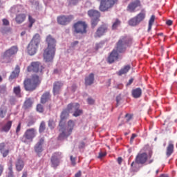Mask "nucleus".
Masks as SVG:
<instances>
[{
    "instance_id": "f257e3e1",
    "label": "nucleus",
    "mask_w": 177,
    "mask_h": 177,
    "mask_svg": "<svg viewBox=\"0 0 177 177\" xmlns=\"http://www.w3.org/2000/svg\"><path fill=\"white\" fill-rule=\"evenodd\" d=\"M132 44V38L128 36L122 37L116 44V50H113L108 57V62L113 63L119 59V53H124L127 48Z\"/></svg>"
},
{
    "instance_id": "f03ea898",
    "label": "nucleus",
    "mask_w": 177,
    "mask_h": 177,
    "mask_svg": "<svg viewBox=\"0 0 177 177\" xmlns=\"http://www.w3.org/2000/svg\"><path fill=\"white\" fill-rule=\"evenodd\" d=\"M47 48L44 50L43 57L46 62H52L56 53L57 40L49 35L46 38Z\"/></svg>"
},
{
    "instance_id": "7ed1b4c3",
    "label": "nucleus",
    "mask_w": 177,
    "mask_h": 177,
    "mask_svg": "<svg viewBox=\"0 0 177 177\" xmlns=\"http://www.w3.org/2000/svg\"><path fill=\"white\" fill-rule=\"evenodd\" d=\"M41 82V77L38 75L35 74L30 78H26L24 80V88L26 91L32 92L37 88Z\"/></svg>"
},
{
    "instance_id": "20e7f679",
    "label": "nucleus",
    "mask_w": 177,
    "mask_h": 177,
    "mask_svg": "<svg viewBox=\"0 0 177 177\" xmlns=\"http://www.w3.org/2000/svg\"><path fill=\"white\" fill-rule=\"evenodd\" d=\"M41 43V36L36 33L29 42L27 46V53L29 55H34L37 53L39 46Z\"/></svg>"
},
{
    "instance_id": "39448f33",
    "label": "nucleus",
    "mask_w": 177,
    "mask_h": 177,
    "mask_svg": "<svg viewBox=\"0 0 177 177\" xmlns=\"http://www.w3.org/2000/svg\"><path fill=\"white\" fill-rule=\"evenodd\" d=\"M100 2L99 10L101 12H106L111 9L115 4L118 3V0H97Z\"/></svg>"
},
{
    "instance_id": "423d86ee",
    "label": "nucleus",
    "mask_w": 177,
    "mask_h": 177,
    "mask_svg": "<svg viewBox=\"0 0 177 177\" xmlns=\"http://www.w3.org/2000/svg\"><path fill=\"white\" fill-rule=\"evenodd\" d=\"M45 67L39 62H33L27 67L28 72H35L38 73L39 76L44 74Z\"/></svg>"
},
{
    "instance_id": "0eeeda50",
    "label": "nucleus",
    "mask_w": 177,
    "mask_h": 177,
    "mask_svg": "<svg viewBox=\"0 0 177 177\" xmlns=\"http://www.w3.org/2000/svg\"><path fill=\"white\" fill-rule=\"evenodd\" d=\"M153 156V151H149V155L146 152L139 153L137 154L135 158L136 163L137 165H145L147 162V160L151 158Z\"/></svg>"
},
{
    "instance_id": "6e6552de",
    "label": "nucleus",
    "mask_w": 177,
    "mask_h": 177,
    "mask_svg": "<svg viewBox=\"0 0 177 177\" xmlns=\"http://www.w3.org/2000/svg\"><path fill=\"white\" fill-rule=\"evenodd\" d=\"M19 51V48L17 46H13L6 50L2 55L1 59L6 62H10V57L16 55Z\"/></svg>"
},
{
    "instance_id": "1a4fd4ad",
    "label": "nucleus",
    "mask_w": 177,
    "mask_h": 177,
    "mask_svg": "<svg viewBox=\"0 0 177 177\" xmlns=\"http://www.w3.org/2000/svg\"><path fill=\"white\" fill-rule=\"evenodd\" d=\"M75 32L86 34L88 25L85 21H80L73 25Z\"/></svg>"
},
{
    "instance_id": "9d476101",
    "label": "nucleus",
    "mask_w": 177,
    "mask_h": 177,
    "mask_svg": "<svg viewBox=\"0 0 177 177\" xmlns=\"http://www.w3.org/2000/svg\"><path fill=\"white\" fill-rule=\"evenodd\" d=\"M62 158V153L55 152L50 158L51 167L57 169L60 165V160Z\"/></svg>"
},
{
    "instance_id": "9b49d317",
    "label": "nucleus",
    "mask_w": 177,
    "mask_h": 177,
    "mask_svg": "<svg viewBox=\"0 0 177 177\" xmlns=\"http://www.w3.org/2000/svg\"><path fill=\"white\" fill-rule=\"evenodd\" d=\"M74 19L73 15H62L59 17H57V21L59 25L62 26H67L69 24L71 21H73Z\"/></svg>"
},
{
    "instance_id": "f8f14e48",
    "label": "nucleus",
    "mask_w": 177,
    "mask_h": 177,
    "mask_svg": "<svg viewBox=\"0 0 177 177\" xmlns=\"http://www.w3.org/2000/svg\"><path fill=\"white\" fill-rule=\"evenodd\" d=\"M142 4L140 3V0H135L134 1L131 2L127 8V10L129 12H135L138 7H141Z\"/></svg>"
},
{
    "instance_id": "ddd939ff",
    "label": "nucleus",
    "mask_w": 177,
    "mask_h": 177,
    "mask_svg": "<svg viewBox=\"0 0 177 177\" xmlns=\"http://www.w3.org/2000/svg\"><path fill=\"white\" fill-rule=\"evenodd\" d=\"M108 31V27L106 25H102L97 28L96 32H95V38H100L104 35Z\"/></svg>"
},
{
    "instance_id": "4468645a",
    "label": "nucleus",
    "mask_w": 177,
    "mask_h": 177,
    "mask_svg": "<svg viewBox=\"0 0 177 177\" xmlns=\"http://www.w3.org/2000/svg\"><path fill=\"white\" fill-rule=\"evenodd\" d=\"M64 86V83L61 81H57L53 83V93L54 95L60 93L61 89Z\"/></svg>"
},
{
    "instance_id": "2eb2a0df",
    "label": "nucleus",
    "mask_w": 177,
    "mask_h": 177,
    "mask_svg": "<svg viewBox=\"0 0 177 177\" xmlns=\"http://www.w3.org/2000/svg\"><path fill=\"white\" fill-rule=\"evenodd\" d=\"M175 150V146L174 145V141H169L168 145L166 149V156L169 158L172 156L174 151Z\"/></svg>"
},
{
    "instance_id": "dca6fc26",
    "label": "nucleus",
    "mask_w": 177,
    "mask_h": 177,
    "mask_svg": "<svg viewBox=\"0 0 177 177\" xmlns=\"http://www.w3.org/2000/svg\"><path fill=\"white\" fill-rule=\"evenodd\" d=\"M44 143V139L41 138L34 147L35 153H37V154H40V153H42L44 150L42 147Z\"/></svg>"
},
{
    "instance_id": "f3484780",
    "label": "nucleus",
    "mask_w": 177,
    "mask_h": 177,
    "mask_svg": "<svg viewBox=\"0 0 177 177\" xmlns=\"http://www.w3.org/2000/svg\"><path fill=\"white\" fill-rule=\"evenodd\" d=\"M88 16L91 19H100L101 17V13L100 12L95 10H90L87 12Z\"/></svg>"
},
{
    "instance_id": "a211bd4d",
    "label": "nucleus",
    "mask_w": 177,
    "mask_h": 177,
    "mask_svg": "<svg viewBox=\"0 0 177 177\" xmlns=\"http://www.w3.org/2000/svg\"><path fill=\"white\" fill-rule=\"evenodd\" d=\"M21 71V68L19 65H16L15 70L11 73L9 80H12L19 77Z\"/></svg>"
},
{
    "instance_id": "6ab92c4d",
    "label": "nucleus",
    "mask_w": 177,
    "mask_h": 177,
    "mask_svg": "<svg viewBox=\"0 0 177 177\" xmlns=\"http://www.w3.org/2000/svg\"><path fill=\"white\" fill-rule=\"evenodd\" d=\"M95 81V75L94 73H91L88 76L85 77V85L91 86L94 83Z\"/></svg>"
},
{
    "instance_id": "aec40b11",
    "label": "nucleus",
    "mask_w": 177,
    "mask_h": 177,
    "mask_svg": "<svg viewBox=\"0 0 177 177\" xmlns=\"http://www.w3.org/2000/svg\"><path fill=\"white\" fill-rule=\"evenodd\" d=\"M5 147H6V144L4 142L0 143V153L1 154H2L3 158H6L10 153V150L9 149L5 150Z\"/></svg>"
},
{
    "instance_id": "412c9836",
    "label": "nucleus",
    "mask_w": 177,
    "mask_h": 177,
    "mask_svg": "<svg viewBox=\"0 0 177 177\" xmlns=\"http://www.w3.org/2000/svg\"><path fill=\"white\" fill-rule=\"evenodd\" d=\"M51 98L50 93V92H45L41 97L40 102L41 104L46 103L48 100Z\"/></svg>"
},
{
    "instance_id": "4be33fe9",
    "label": "nucleus",
    "mask_w": 177,
    "mask_h": 177,
    "mask_svg": "<svg viewBox=\"0 0 177 177\" xmlns=\"http://www.w3.org/2000/svg\"><path fill=\"white\" fill-rule=\"evenodd\" d=\"M24 162L21 160V159H18L15 163V167H16V170L18 172H20L23 170V169L24 168Z\"/></svg>"
},
{
    "instance_id": "5701e85b",
    "label": "nucleus",
    "mask_w": 177,
    "mask_h": 177,
    "mask_svg": "<svg viewBox=\"0 0 177 177\" xmlns=\"http://www.w3.org/2000/svg\"><path fill=\"white\" fill-rule=\"evenodd\" d=\"M26 19V15L25 14H19L15 17V21L17 24H22Z\"/></svg>"
},
{
    "instance_id": "b1692460",
    "label": "nucleus",
    "mask_w": 177,
    "mask_h": 177,
    "mask_svg": "<svg viewBox=\"0 0 177 177\" xmlns=\"http://www.w3.org/2000/svg\"><path fill=\"white\" fill-rule=\"evenodd\" d=\"M80 108V104L78 103H70L67 105V109L69 111H75L77 109Z\"/></svg>"
},
{
    "instance_id": "393cba45",
    "label": "nucleus",
    "mask_w": 177,
    "mask_h": 177,
    "mask_svg": "<svg viewBox=\"0 0 177 177\" xmlns=\"http://www.w3.org/2000/svg\"><path fill=\"white\" fill-rule=\"evenodd\" d=\"M131 93L134 98H139L142 96V88H136V89L132 90Z\"/></svg>"
},
{
    "instance_id": "a878e982",
    "label": "nucleus",
    "mask_w": 177,
    "mask_h": 177,
    "mask_svg": "<svg viewBox=\"0 0 177 177\" xmlns=\"http://www.w3.org/2000/svg\"><path fill=\"white\" fill-rule=\"evenodd\" d=\"M75 126V122L74 120H70L67 122L66 131L68 132H73Z\"/></svg>"
},
{
    "instance_id": "bb28decb",
    "label": "nucleus",
    "mask_w": 177,
    "mask_h": 177,
    "mask_svg": "<svg viewBox=\"0 0 177 177\" xmlns=\"http://www.w3.org/2000/svg\"><path fill=\"white\" fill-rule=\"evenodd\" d=\"M69 113H71L70 110H68V107L66 109L63 110L60 115V120L64 121V120H66L69 117Z\"/></svg>"
},
{
    "instance_id": "cd10ccee",
    "label": "nucleus",
    "mask_w": 177,
    "mask_h": 177,
    "mask_svg": "<svg viewBox=\"0 0 177 177\" xmlns=\"http://www.w3.org/2000/svg\"><path fill=\"white\" fill-rule=\"evenodd\" d=\"M35 136V134H32V133H26L23 136L21 140L22 142L26 143L27 140H32Z\"/></svg>"
},
{
    "instance_id": "c85d7f7f",
    "label": "nucleus",
    "mask_w": 177,
    "mask_h": 177,
    "mask_svg": "<svg viewBox=\"0 0 177 177\" xmlns=\"http://www.w3.org/2000/svg\"><path fill=\"white\" fill-rule=\"evenodd\" d=\"M12 125V121L7 122V123L2 127V131L3 132H9V131L11 129Z\"/></svg>"
},
{
    "instance_id": "c756f323",
    "label": "nucleus",
    "mask_w": 177,
    "mask_h": 177,
    "mask_svg": "<svg viewBox=\"0 0 177 177\" xmlns=\"http://www.w3.org/2000/svg\"><path fill=\"white\" fill-rule=\"evenodd\" d=\"M130 70H131V66L130 65L124 66V68H122L121 70L119 71L118 75H122L123 74H126Z\"/></svg>"
},
{
    "instance_id": "7c9ffc66",
    "label": "nucleus",
    "mask_w": 177,
    "mask_h": 177,
    "mask_svg": "<svg viewBox=\"0 0 177 177\" xmlns=\"http://www.w3.org/2000/svg\"><path fill=\"white\" fill-rule=\"evenodd\" d=\"M13 93L18 97H21V89L20 86H17L13 88Z\"/></svg>"
},
{
    "instance_id": "2f4dec72",
    "label": "nucleus",
    "mask_w": 177,
    "mask_h": 177,
    "mask_svg": "<svg viewBox=\"0 0 177 177\" xmlns=\"http://www.w3.org/2000/svg\"><path fill=\"white\" fill-rule=\"evenodd\" d=\"M33 102L30 98L26 99L24 103V108L27 109L31 108L32 106Z\"/></svg>"
},
{
    "instance_id": "473e14b6",
    "label": "nucleus",
    "mask_w": 177,
    "mask_h": 177,
    "mask_svg": "<svg viewBox=\"0 0 177 177\" xmlns=\"http://www.w3.org/2000/svg\"><path fill=\"white\" fill-rule=\"evenodd\" d=\"M136 161H133L131 164V171L133 173H138L139 171V167L136 165Z\"/></svg>"
},
{
    "instance_id": "72a5a7b5",
    "label": "nucleus",
    "mask_w": 177,
    "mask_h": 177,
    "mask_svg": "<svg viewBox=\"0 0 177 177\" xmlns=\"http://www.w3.org/2000/svg\"><path fill=\"white\" fill-rule=\"evenodd\" d=\"M145 18H146V13L145 12H140L137 16H136V19L138 21V24L144 21Z\"/></svg>"
},
{
    "instance_id": "f704fd0d",
    "label": "nucleus",
    "mask_w": 177,
    "mask_h": 177,
    "mask_svg": "<svg viewBox=\"0 0 177 177\" xmlns=\"http://www.w3.org/2000/svg\"><path fill=\"white\" fill-rule=\"evenodd\" d=\"M154 20H156V16L152 15L149 21L148 31L151 30V27L153 26V24H154Z\"/></svg>"
},
{
    "instance_id": "c9c22d12",
    "label": "nucleus",
    "mask_w": 177,
    "mask_h": 177,
    "mask_svg": "<svg viewBox=\"0 0 177 177\" xmlns=\"http://www.w3.org/2000/svg\"><path fill=\"white\" fill-rule=\"evenodd\" d=\"M138 24H139V22L138 21L136 17L131 19L129 21V25H130L131 26H138Z\"/></svg>"
},
{
    "instance_id": "e433bc0d",
    "label": "nucleus",
    "mask_w": 177,
    "mask_h": 177,
    "mask_svg": "<svg viewBox=\"0 0 177 177\" xmlns=\"http://www.w3.org/2000/svg\"><path fill=\"white\" fill-rule=\"evenodd\" d=\"M121 25V21L116 19L115 22L112 25V29L116 30Z\"/></svg>"
},
{
    "instance_id": "4c0bfd02",
    "label": "nucleus",
    "mask_w": 177,
    "mask_h": 177,
    "mask_svg": "<svg viewBox=\"0 0 177 177\" xmlns=\"http://www.w3.org/2000/svg\"><path fill=\"white\" fill-rule=\"evenodd\" d=\"M83 114V110L78 108L77 109L75 110L73 116V117H80V115H82Z\"/></svg>"
},
{
    "instance_id": "58836bf2",
    "label": "nucleus",
    "mask_w": 177,
    "mask_h": 177,
    "mask_svg": "<svg viewBox=\"0 0 177 177\" xmlns=\"http://www.w3.org/2000/svg\"><path fill=\"white\" fill-rule=\"evenodd\" d=\"M48 126L50 129H54L56 127L55 122L53 119L49 120L48 122Z\"/></svg>"
},
{
    "instance_id": "ea45409f",
    "label": "nucleus",
    "mask_w": 177,
    "mask_h": 177,
    "mask_svg": "<svg viewBox=\"0 0 177 177\" xmlns=\"http://www.w3.org/2000/svg\"><path fill=\"white\" fill-rule=\"evenodd\" d=\"M28 21H29L28 28H31L33 24L35 23L36 20L34 18H32V16L28 15Z\"/></svg>"
},
{
    "instance_id": "a19ab883",
    "label": "nucleus",
    "mask_w": 177,
    "mask_h": 177,
    "mask_svg": "<svg viewBox=\"0 0 177 177\" xmlns=\"http://www.w3.org/2000/svg\"><path fill=\"white\" fill-rule=\"evenodd\" d=\"M100 21V19H91V27H92V28H95L97 26Z\"/></svg>"
},
{
    "instance_id": "79ce46f5",
    "label": "nucleus",
    "mask_w": 177,
    "mask_h": 177,
    "mask_svg": "<svg viewBox=\"0 0 177 177\" xmlns=\"http://www.w3.org/2000/svg\"><path fill=\"white\" fill-rule=\"evenodd\" d=\"M7 93L8 92L6 85L0 86V94L6 95Z\"/></svg>"
},
{
    "instance_id": "37998d69",
    "label": "nucleus",
    "mask_w": 177,
    "mask_h": 177,
    "mask_svg": "<svg viewBox=\"0 0 177 177\" xmlns=\"http://www.w3.org/2000/svg\"><path fill=\"white\" fill-rule=\"evenodd\" d=\"M133 118V114L131 113H127L124 116V119L126 120V122H129Z\"/></svg>"
},
{
    "instance_id": "c03bdc74",
    "label": "nucleus",
    "mask_w": 177,
    "mask_h": 177,
    "mask_svg": "<svg viewBox=\"0 0 177 177\" xmlns=\"http://www.w3.org/2000/svg\"><path fill=\"white\" fill-rule=\"evenodd\" d=\"M68 1V6H76L80 0H67Z\"/></svg>"
},
{
    "instance_id": "a18cd8bd",
    "label": "nucleus",
    "mask_w": 177,
    "mask_h": 177,
    "mask_svg": "<svg viewBox=\"0 0 177 177\" xmlns=\"http://www.w3.org/2000/svg\"><path fill=\"white\" fill-rule=\"evenodd\" d=\"M46 129V123L45 122H41L40 125H39V132L41 133L42 132H44Z\"/></svg>"
},
{
    "instance_id": "49530a36",
    "label": "nucleus",
    "mask_w": 177,
    "mask_h": 177,
    "mask_svg": "<svg viewBox=\"0 0 177 177\" xmlns=\"http://www.w3.org/2000/svg\"><path fill=\"white\" fill-rule=\"evenodd\" d=\"M37 111H38V113H44V106L41 104H38L37 105Z\"/></svg>"
},
{
    "instance_id": "de8ad7c7",
    "label": "nucleus",
    "mask_w": 177,
    "mask_h": 177,
    "mask_svg": "<svg viewBox=\"0 0 177 177\" xmlns=\"http://www.w3.org/2000/svg\"><path fill=\"white\" fill-rule=\"evenodd\" d=\"M8 171H9V175L12 177L13 176V167L12 165L10 164V165L8 167Z\"/></svg>"
},
{
    "instance_id": "09e8293b",
    "label": "nucleus",
    "mask_w": 177,
    "mask_h": 177,
    "mask_svg": "<svg viewBox=\"0 0 177 177\" xmlns=\"http://www.w3.org/2000/svg\"><path fill=\"white\" fill-rule=\"evenodd\" d=\"M70 160L71 161L72 165L75 166L76 165V158H74L73 156H71Z\"/></svg>"
},
{
    "instance_id": "8fccbe9b",
    "label": "nucleus",
    "mask_w": 177,
    "mask_h": 177,
    "mask_svg": "<svg viewBox=\"0 0 177 177\" xmlns=\"http://www.w3.org/2000/svg\"><path fill=\"white\" fill-rule=\"evenodd\" d=\"M6 114V111L0 109V118H4Z\"/></svg>"
},
{
    "instance_id": "3c124183",
    "label": "nucleus",
    "mask_w": 177,
    "mask_h": 177,
    "mask_svg": "<svg viewBox=\"0 0 177 177\" xmlns=\"http://www.w3.org/2000/svg\"><path fill=\"white\" fill-rule=\"evenodd\" d=\"M87 102L88 104H94L95 102V100H93L92 97H88L87 99Z\"/></svg>"
},
{
    "instance_id": "603ef678",
    "label": "nucleus",
    "mask_w": 177,
    "mask_h": 177,
    "mask_svg": "<svg viewBox=\"0 0 177 177\" xmlns=\"http://www.w3.org/2000/svg\"><path fill=\"white\" fill-rule=\"evenodd\" d=\"M2 22H3V25L4 26H8L10 24L9 21L6 19H3Z\"/></svg>"
},
{
    "instance_id": "864d4df0",
    "label": "nucleus",
    "mask_w": 177,
    "mask_h": 177,
    "mask_svg": "<svg viewBox=\"0 0 177 177\" xmlns=\"http://www.w3.org/2000/svg\"><path fill=\"white\" fill-rule=\"evenodd\" d=\"M106 152H100L99 153V158H104L105 156H106Z\"/></svg>"
},
{
    "instance_id": "5fc2aeb1",
    "label": "nucleus",
    "mask_w": 177,
    "mask_h": 177,
    "mask_svg": "<svg viewBox=\"0 0 177 177\" xmlns=\"http://www.w3.org/2000/svg\"><path fill=\"white\" fill-rule=\"evenodd\" d=\"M26 133H35V129H29L26 131Z\"/></svg>"
},
{
    "instance_id": "6e6d98bb",
    "label": "nucleus",
    "mask_w": 177,
    "mask_h": 177,
    "mask_svg": "<svg viewBox=\"0 0 177 177\" xmlns=\"http://www.w3.org/2000/svg\"><path fill=\"white\" fill-rule=\"evenodd\" d=\"M121 100H122V97H121L120 95H118V96L116 97V102H117V105L116 106H119V103L121 101Z\"/></svg>"
},
{
    "instance_id": "4d7b16f0",
    "label": "nucleus",
    "mask_w": 177,
    "mask_h": 177,
    "mask_svg": "<svg viewBox=\"0 0 177 177\" xmlns=\"http://www.w3.org/2000/svg\"><path fill=\"white\" fill-rule=\"evenodd\" d=\"M86 144L84 142H81L79 145V149H84L85 147Z\"/></svg>"
},
{
    "instance_id": "13d9d810",
    "label": "nucleus",
    "mask_w": 177,
    "mask_h": 177,
    "mask_svg": "<svg viewBox=\"0 0 177 177\" xmlns=\"http://www.w3.org/2000/svg\"><path fill=\"white\" fill-rule=\"evenodd\" d=\"M21 124L19 123L17 125V127L16 129V133H18L19 132H20L21 131Z\"/></svg>"
},
{
    "instance_id": "bf43d9fd",
    "label": "nucleus",
    "mask_w": 177,
    "mask_h": 177,
    "mask_svg": "<svg viewBox=\"0 0 177 177\" xmlns=\"http://www.w3.org/2000/svg\"><path fill=\"white\" fill-rule=\"evenodd\" d=\"M138 136V135L136 134H132L131 138H130V143H132L133 142V139H135V138H136Z\"/></svg>"
},
{
    "instance_id": "052dcab7",
    "label": "nucleus",
    "mask_w": 177,
    "mask_h": 177,
    "mask_svg": "<svg viewBox=\"0 0 177 177\" xmlns=\"http://www.w3.org/2000/svg\"><path fill=\"white\" fill-rule=\"evenodd\" d=\"M4 171V167L3 165H0V176H2V174Z\"/></svg>"
},
{
    "instance_id": "680f3d73",
    "label": "nucleus",
    "mask_w": 177,
    "mask_h": 177,
    "mask_svg": "<svg viewBox=\"0 0 177 177\" xmlns=\"http://www.w3.org/2000/svg\"><path fill=\"white\" fill-rule=\"evenodd\" d=\"M123 87H124V85L122 84H120L115 86V88L118 89H122Z\"/></svg>"
},
{
    "instance_id": "e2e57ef3",
    "label": "nucleus",
    "mask_w": 177,
    "mask_h": 177,
    "mask_svg": "<svg viewBox=\"0 0 177 177\" xmlns=\"http://www.w3.org/2000/svg\"><path fill=\"white\" fill-rule=\"evenodd\" d=\"M75 177H82V171H79L77 173L75 174Z\"/></svg>"
},
{
    "instance_id": "0e129e2a",
    "label": "nucleus",
    "mask_w": 177,
    "mask_h": 177,
    "mask_svg": "<svg viewBox=\"0 0 177 177\" xmlns=\"http://www.w3.org/2000/svg\"><path fill=\"white\" fill-rule=\"evenodd\" d=\"M118 162L119 165L122 164V157H119L118 158Z\"/></svg>"
},
{
    "instance_id": "69168bd1",
    "label": "nucleus",
    "mask_w": 177,
    "mask_h": 177,
    "mask_svg": "<svg viewBox=\"0 0 177 177\" xmlns=\"http://www.w3.org/2000/svg\"><path fill=\"white\" fill-rule=\"evenodd\" d=\"M172 20H168L167 21L166 24L168 25V26H171L172 25Z\"/></svg>"
},
{
    "instance_id": "338daca9",
    "label": "nucleus",
    "mask_w": 177,
    "mask_h": 177,
    "mask_svg": "<svg viewBox=\"0 0 177 177\" xmlns=\"http://www.w3.org/2000/svg\"><path fill=\"white\" fill-rule=\"evenodd\" d=\"M21 177H28V171H24Z\"/></svg>"
},
{
    "instance_id": "774afa93",
    "label": "nucleus",
    "mask_w": 177,
    "mask_h": 177,
    "mask_svg": "<svg viewBox=\"0 0 177 177\" xmlns=\"http://www.w3.org/2000/svg\"><path fill=\"white\" fill-rule=\"evenodd\" d=\"M78 44H79L78 41H75L73 43H72V46H75L77 45Z\"/></svg>"
}]
</instances>
